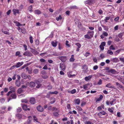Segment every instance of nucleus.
<instances>
[{"label":"nucleus","instance_id":"nucleus-1","mask_svg":"<svg viewBox=\"0 0 124 124\" xmlns=\"http://www.w3.org/2000/svg\"><path fill=\"white\" fill-rule=\"evenodd\" d=\"M10 94L9 95L10 96L8 98V101H9L12 99H16L17 97V96L15 93H13Z\"/></svg>","mask_w":124,"mask_h":124},{"label":"nucleus","instance_id":"nucleus-2","mask_svg":"<svg viewBox=\"0 0 124 124\" xmlns=\"http://www.w3.org/2000/svg\"><path fill=\"white\" fill-rule=\"evenodd\" d=\"M9 89L11 90L8 92L7 94V96H9L10 94L12 93V92L15 93V87L12 86H10L9 87Z\"/></svg>","mask_w":124,"mask_h":124},{"label":"nucleus","instance_id":"nucleus-3","mask_svg":"<svg viewBox=\"0 0 124 124\" xmlns=\"http://www.w3.org/2000/svg\"><path fill=\"white\" fill-rule=\"evenodd\" d=\"M23 62H18L17 63L16 65H13L11 67L12 69H13L14 67H16V68H18L20 67L23 64Z\"/></svg>","mask_w":124,"mask_h":124},{"label":"nucleus","instance_id":"nucleus-4","mask_svg":"<svg viewBox=\"0 0 124 124\" xmlns=\"http://www.w3.org/2000/svg\"><path fill=\"white\" fill-rule=\"evenodd\" d=\"M26 87V86L25 85H23L21 88L18 89L17 91L18 93L19 94H20L21 93H23V92L24 90L23 89V88Z\"/></svg>","mask_w":124,"mask_h":124},{"label":"nucleus","instance_id":"nucleus-5","mask_svg":"<svg viewBox=\"0 0 124 124\" xmlns=\"http://www.w3.org/2000/svg\"><path fill=\"white\" fill-rule=\"evenodd\" d=\"M59 59L63 62L66 61L67 60V57L66 56H61L59 57Z\"/></svg>","mask_w":124,"mask_h":124},{"label":"nucleus","instance_id":"nucleus-6","mask_svg":"<svg viewBox=\"0 0 124 124\" xmlns=\"http://www.w3.org/2000/svg\"><path fill=\"white\" fill-rule=\"evenodd\" d=\"M24 56H33L32 53L29 51H27L24 53L23 54Z\"/></svg>","mask_w":124,"mask_h":124},{"label":"nucleus","instance_id":"nucleus-7","mask_svg":"<svg viewBox=\"0 0 124 124\" xmlns=\"http://www.w3.org/2000/svg\"><path fill=\"white\" fill-rule=\"evenodd\" d=\"M105 45L106 43L105 42H103L101 43L99 46L101 50L102 51L104 50V46H105Z\"/></svg>","mask_w":124,"mask_h":124},{"label":"nucleus","instance_id":"nucleus-8","mask_svg":"<svg viewBox=\"0 0 124 124\" xmlns=\"http://www.w3.org/2000/svg\"><path fill=\"white\" fill-rule=\"evenodd\" d=\"M107 114V113L102 110L99 112L98 113V115L99 116H101V115H105Z\"/></svg>","mask_w":124,"mask_h":124},{"label":"nucleus","instance_id":"nucleus-9","mask_svg":"<svg viewBox=\"0 0 124 124\" xmlns=\"http://www.w3.org/2000/svg\"><path fill=\"white\" fill-rule=\"evenodd\" d=\"M29 101L31 104H34L36 103V100L34 98L32 97L30 99Z\"/></svg>","mask_w":124,"mask_h":124},{"label":"nucleus","instance_id":"nucleus-10","mask_svg":"<svg viewBox=\"0 0 124 124\" xmlns=\"http://www.w3.org/2000/svg\"><path fill=\"white\" fill-rule=\"evenodd\" d=\"M37 108L38 111L41 112H43L44 110L43 107L40 105H39V106L37 107Z\"/></svg>","mask_w":124,"mask_h":124},{"label":"nucleus","instance_id":"nucleus-11","mask_svg":"<svg viewBox=\"0 0 124 124\" xmlns=\"http://www.w3.org/2000/svg\"><path fill=\"white\" fill-rule=\"evenodd\" d=\"M66 68V66L64 63H61L60 64V68L63 71H64L65 70Z\"/></svg>","mask_w":124,"mask_h":124},{"label":"nucleus","instance_id":"nucleus-12","mask_svg":"<svg viewBox=\"0 0 124 124\" xmlns=\"http://www.w3.org/2000/svg\"><path fill=\"white\" fill-rule=\"evenodd\" d=\"M86 2L89 5H91L94 3L95 2V0H87Z\"/></svg>","mask_w":124,"mask_h":124},{"label":"nucleus","instance_id":"nucleus-13","mask_svg":"<svg viewBox=\"0 0 124 124\" xmlns=\"http://www.w3.org/2000/svg\"><path fill=\"white\" fill-rule=\"evenodd\" d=\"M31 52L34 54L36 55L39 54L38 52L35 49L32 48H31Z\"/></svg>","mask_w":124,"mask_h":124},{"label":"nucleus","instance_id":"nucleus-14","mask_svg":"<svg viewBox=\"0 0 124 124\" xmlns=\"http://www.w3.org/2000/svg\"><path fill=\"white\" fill-rule=\"evenodd\" d=\"M21 78H18V80H17L16 82V85L18 87H19L20 85V80Z\"/></svg>","mask_w":124,"mask_h":124},{"label":"nucleus","instance_id":"nucleus-15","mask_svg":"<svg viewBox=\"0 0 124 124\" xmlns=\"http://www.w3.org/2000/svg\"><path fill=\"white\" fill-rule=\"evenodd\" d=\"M94 32L93 31H88L87 32V33L90 34L89 35L91 37H93V35Z\"/></svg>","mask_w":124,"mask_h":124},{"label":"nucleus","instance_id":"nucleus-16","mask_svg":"<svg viewBox=\"0 0 124 124\" xmlns=\"http://www.w3.org/2000/svg\"><path fill=\"white\" fill-rule=\"evenodd\" d=\"M57 41H55V42L54 41H53L51 42V44L53 46L55 47L57 46Z\"/></svg>","mask_w":124,"mask_h":124},{"label":"nucleus","instance_id":"nucleus-17","mask_svg":"<svg viewBox=\"0 0 124 124\" xmlns=\"http://www.w3.org/2000/svg\"><path fill=\"white\" fill-rule=\"evenodd\" d=\"M34 13L35 14L39 15L41 13V12L38 9L35 10L34 11Z\"/></svg>","mask_w":124,"mask_h":124},{"label":"nucleus","instance_id":"nucleus-18","mask_svg":"<svg viewBox=\"0 0 124 124\" xmlns=\"http://www.w3.org/2000/svg\"><path fill=\"white\" fill-rule=\"evenodd\" d=\"M83 85V88L85 90H87L90 88H89V87L88 86L87 84H86L85 85Z\"/></svg>","mask_w":124,"mask_h":124},{"label":"nucleus","instance_id":"nucleus-19","mask_svg":"<svg viewBox=\"0 0 124 124\" xmlns=\"http://www.w3.org/2000/svg\"><path fill=\"white\" fill-rule=\"evenodd\" d=\"M108 71L109 72L111 73L112 74H115L116 72L115 70L112 69L109 70Z\"/></svg>","mask_w":124,"mask_h":124},{"label":"nucleus","instance_id":"nucleus-20","mask_svg":"<svg viewBox=\"0 0 124 124\" xmlns=\"http://www.w3.org/2000/svg\"><path fill=\"white\" fill-rule=\"evenodd\" d=\"M13 12L14 14L15 15H16V13L19 14V11L18 9H14L13 10Z\"/></svg>","mask_w":124,"mask_h":124},{"label":"nucleus","instance_id":"nucleus-21","mask_svg":"<svg viewBox=\"0 0 124 124\" xmlns=\"http://www.w3.org/2000/svg\"><path fill=\"white\" fill-rule=\"evenodd\" d=\"M50 100H51L52 101H51L50 102V103L51 104H53L55 102V98L54 97L51 98H50Z\"/></svg>","mask_w":124,"mask_h":124},{"label":"nucleus","instance_id":"nucleus-22","mask_svg":"<svg viewBox=\"0 0 124 124\" xmlns=\"http://www.w3.org/2000/svg\"><path fill=\"white\" fill-rule=\"evenodd\" d=\"M74 101L75 104H77L78 105L80 103V101L79 99H78L75 100Z\"/></svg>","mask_w":124,"mask_h":124},{"label":"nucleus","instance_id":"nucleus-23","mask_svg":"<svg viewBox=\"0 0 124 124\" xmlns=\"http://www.w3.org/2000/svg\"><path fill=\"white\" fill-rule=\"evenodd\" d=\"M29 85L31 87H34L35 86V83L33 82H30Z\"/></svg>","mask_w":124,"mask_h":124},{"label":"nucleus","instance_id":"nucleus-24","mask_svg":"<svg viewBox=\"0 0 124 124\" xmlns=\"http://www.w3.org/2000/svg\"><path fill=\"white\" fill-rule=\"evenodd\" d=\"M16 116L18 119H21L22 117V115L20 114H17L16 115Z\"/></svg>","mask_w":124,"mask_h":124},{"label":"nucleus","instance_id":"nucleus-25","mask_svg":"<svg viewBox=\"0 0 124 124\" xmlns=\"http://www.w3.org/2000/svg\"><path fill=\"white\" fill-rule=\"evenodd\" d=\"M22 108L23 109L25 110H27V106L25 104L23 105L22 106Z\"/></svg>","mask_w":124,"mask_h":124},{"label":"nucleus","instance_id":"nucleus-26","mask_svg":"<svg viewBox=\"0 0 124 124\" xmlns=\"http://www.w3.org/2000/svg\"><path fill=\"white\" fill-rule=\"evenodd\" d=\"M106 86L109 88H115V87L111 86V84L110 83L106 85Z\"/></svg>","mask_w":124,"mask_h":124},{"label":"nucleus","instance_id":"nucleus-27","mask_svg":"<svg viewBox=\"0 0 124 124\" xmlns=\"http://www.w3.org/2000/svg\"><path fill=\"white\" fill-rule=\"evenodd\" d=\"M103 97L102 95H101L100 96V97L98 98L96 101V102L98 101H101L103 98Z\"/></svg>","mask_w":124,"mask_h":124},{"label":"nucleus","instance_id":"nucleus-28","mask_svg":"<svg viewBox=\"0 0 124 124\" xmlns=\"http://www.w3.org/2000/svg\"><path fill=\"white\" fill-rule=\"evenodd\" d=\"M75 60L74 59V55H71V57L70 59V61L71 62H73Z\"/></svg>","mask_w":124,"mask_h":124},{"label":"nucleus","instance_id":"nucleus-29","mask_svg":"<svg viewBox=\"0 0 124 124\" xmlns=\"http://www.w3.org/2000/svg\"><path fill=\"white\" fill-rule=\"evenodd\" d=\"M117 87L118 88H123L122 85H121L120 84L118 83L117 82Z\"/></svg>","mask_w":124,"mask_h":124},{"label":"nucleus","instance_id":"nucleus-30","mask_svg":"<svg viewBox=\"0 0 124 124\" xmlns=\"http://www.w3.org/2000/svg\"><path fill=\"white\" fill-rule=\"evenodd\" d=\"M59 110H58V111L54 112L53 114L55 116H58L59 115L58 113L59 112Z\"/></svg>","mask_w":124,"mask_h":124},{"label":"nucleus","instance_id":"nucleus-31","mask_svg":"<svg viewBox=\"0 0 124 124\" xmlns=\"http://www.w3.org/2000/svg\"><path fill=\"white\" fill-rule=\"evenodd\" d=\"M14 23L16 24V26H22L21 24L17 21H15L14 22Z\"/></svg>","mask_w":124,"mask_h":124},{"label":"nucleus","instance_id":"nucleus-32","mask_svg":"<svg viewBox=\"0 0 124 124\" xmlns=\"http://www.w3.org/2000/svg\"><path fill=\"white\" fill-rule=\"evenodd\" d=\"M76 108L79 111H81L83 110L82 108L79 106H77L76 107Z\"/></svg>","mask_w":124,"mask_h":124},{"label":"nucleus","instance_id":"nucleus-33","mask_svg":"<svg viewBox=\"0 0 124 124\" xmlns=\"http://www.w3.org/2000/svg\"><path fill=\"white\" fill-rule=\"evenodd\" d=\"M77 8V7L76 6H70V9H74Z\"/></svg>","mask_w":124,"mask_h":124},{"label":"nucleus","instance_id":"nucleus-34","mask_svg":"<svg viewBox=\"0 0 124 124\" xmlns=\"http://www.w3.org/2000/svg\"><path fill=\"white\" fill-rule=\"evenodd\" d=\"M101 25L102 27L104 28L105 30L106 31H108V27L105 26L103 25Z\"/></svg>","mask_w":124,"mask_h":124},{"label":"nucleus","instance_id":"nucleus-35","mask_svg":"<svg viewBox=\"0 0 124 124\" xmlns=\"http://www.w3.org/2000/svg\"><path fill=\"white\" fill-rule=\"evenodd\" d=\"M62 19V17L60 15L59 17H56V20L57 21H59V20H61Z\"/></svg>","mask_w":124,"mask_h":124},{"label":"nucleus","instance_id":"nucleus-36","mask_svg":"<svg viewBox=\"0 0 124 124\" xmlns=\"http://www.w3.org/2000/svg\"><path fill=\"white\" fill-rule=\"evenodd\" d=\"M85 37L86 39H90L91 38H92V37H91L88 34H86V35H85Z\"/></svg>","mask_w":124,"mask_h":124},{"label":"nucleus","instance_id":"nucleus-37","mask_svg":"<svg viewBox=\"0 0 124 124\" xmlns=\"http://www.w3.org/2000/svg\"><path fill=\"white\" fill-rule=\"evenodd\" d=\"M110 18V17H105V18L104 19V21L105 22H108V20Z\"/></svg>","mask_w":124,"mask_h":124},{"label":"nucleus","instance_id":"nucleus-38","mask_svg":"<svg viewBox=\"0 0 124 124\" xmlns=\"http://www.w3.org/2000/svg\"><path fill=\"white\" fill-rule=\"evenodd\" d=\"M118 79L124 85V79H123V78H118Z\"/></svg>","mask_w":124,"mask_h":124},{"label":"nucleus","instance_id":"nucleus-39","mask_svg":"<svg viewBox=\"0 0 124 124\" xmlns=\"http://www.w3.org/2000/svg\"><path fill=\"white\" fill-rule=\"evenodd\" d=\"M85 124H93L91 121H86L84 123Z\"/></svg>","mask_w":124,"mask_h":124},{"label":"nucleus","instance_id":"nucleus-40","mask_svg":"<svg viewBox=\"0 0 124 124\" xmlns=\"http://www.w3.org/2000/svg\"><path fill=\"white\" fill-rule=\"evenodd\" d=\"M32 5H30L28 9H29V11L30 12H32L33 11L32 10Z\"/></svg>","mask_w":124,"mask_h":124},{"label":"nucleus","instance_id":"nucleus-41","mask_svg":"<svg viewBox=\"0 0 124 124\" xmlns=\"http://www.w3.org/2000/svg\"><path fill=\"white\" fill-rule=\"evenodd\" d=\"M58 48L59 50H61L62 48V46L60 43L59 44Z\"/></svg>","mask_w":124,"mask_h":124},{"label":"nucleus","instance_id":"nucleus-42","mask_svg":"<svg viewBox=\"0 0 124 124\" xmlns=\"http://www.w3.org/2000/svg\"><path fill=\"white\" fill-rule=\"evenodd\" d=\"M30 42L31 43H32L33 42V38L32 36H31L29 37Z\"/></svg>","mask_w":124,"mask_h":124},{"label":"nucleus","instance_id":"nucleus-43","mask_svg":"<svg viewBox=\"0 0 124 124\" xmlns=\"http://www.w3.org/2000/svg\"><path fill=\"white\" fill-rule=\"evenodd\" d=\"M50 93L52 94H57L58 93V92L57 91H55L54 92H49Z\"/></svg>","mask_w":124,"mask_h":124},{"label":"nucleus","instance_id":"nucleus-44","mask_svg":"<svg viewBox=\"0 0 124 124\" xmlns=\"http://www.w3.org/2000/svg\"><path fill=\"white\" fill-rule=\"evenodd\" d=\"M33 72L35 74H37L39 72V70L38 69H34L33 71Z\"/></svg>","mask_w":124,"mask_h":124},{"label":"nucleus","instance_id":"nucleus-45","mask_svg":"<svg viewBox=\"0 0 124 124\" xmlns=\"http://www.w3.org/2000/svg\"><path fill=\"white\" fill-rule=\"evenodd\" d=\"M22 78H27V76L24 73H22L21 74Z\"/></svg>","mask_w":124,"mask_h":124},{"label":"nucleus","instance_id":"nucleus-46","mask_svg":"<svg viewBox=\"0 0 124 124\" xmlns=\"http://www.w3.org/2000/svg\"><path fill=\"white\" fill-rule=\"evenodd\" d=\"M2 31L3 33L5 34L8 35H9V33L7 31H3V29H2Z\"/></svg>","mask_w":124,"mask_h":124},{"label":"nucleus","instance_id":"nucleus-47","mask_svg":"<svg viewBox=\"0 0 124 124\" xmlns=\"http://www.w3.org/2000/svg\"><path fill=\"white\" fill-rule=\"evenodd\" d=\"M47 87L48 90H51L52 88V86L51 85H48Z\"/></svg>","mask_w":124,"mask_h":124},{"label":"nucleus","instance_id":"nucleus-48","mask_svg":"<svg viewBox=\"0 0 124 124\" xmlns=\"http://www.w3.org/2000/svg\"><path fill=\"white\" fill-rule=\"evenodd\" d=\"M102 34L104 36L106 37L108 35V34L106 32L104 31H103Z\"/></svg>","mask_w":124,"mask_h":124},{"label":"nucleus","instance_id":"nucleus-49","mask_svg":"<svg viewBox=\"0 0 124 124\" xmlns=\"http://www.w3.org/2000/svg\"><path fill=\"white\" fill-rule=\"evenodd\" d=\"M22 110L21 108V107H18L17 109V112H20Z\"/></svg>","mask_w":124,"mask_h":124},{"label":"nucleus","instance_id":"nucleus-50","mask_svg":"<svg viewBox=\"0 0 124 124\" xmlns=\"http://www.w3.org/2000/svg\"><path fill=\"white\" fill-rule=\"evenodd\" d=\"M100 57L101 59H103L105 58V56L104 54H100Z\"/></svg>","mask_w":124,"mask_h":124},{"label":"nucleus","instance_id":"nucleus-51","mask_svg":"<svg viewBox=\"0 0 124 124\" xmlns=\"http://www.w3.org/2000/svg\"><path fill=\"white\" fill-rule=\"evenodd\" d=\"M107 53L110 55H112L113 54V52L110 50H108L107 51Z\"/></svg>","mask_w":124,"mask_h":124},{"label":"nucleus","instance_id":"nucleus-52","mask_svg":"<svg viewBox=\"0 0 124 124\" xmlns=\"http://www.w3.org/2000/svg\"><path fill=\"white\" fill-rule=\"evenodd\" d=\"M75 45L78 46V48H80L81 47V44L79 43H77L75 44Z\"/></svg>","mask_w":124,"mask_h":124},{"label":"nucleus","instance_id":"nucleus-53","mask_svg":"<svg viewBox=\"0 0 124 124\" xmlns=\"http://www.w3.org/2000/svg\"><path fill=\"white\" fill-rule=\"evenodd\" d=\"M87 68V67L86 64H84L83 66V69L86 70Z\"/></svg>","mask_w":124,"mask_h":124},{"label":"nucleus","instance_id":"nucleus-54","mask_svg":"<svg viewBox=\"0 0 124 124\" xmlns=\"http://www.w3.org/2000/svg\"><path fill=\"white\" fill-rule=\"evenodd\" d=\"M68 77H74L75 76V74H69L68 75Z\"/></svg>","mask_w":124,"mask_h":124},{"label":"nucleus","instance_id":"nucleus-55","mask_svg":"<svg viewBox=\"0 0 124 124\" xmlns=\"http://www.w3.org/2000/svg\"><path fill=\"white\" fill-rule=\"evenodd\" d=\"M21 102H23L27 103L28 102V101L26 99H23L21 100Z\"/></svg>","mask_w":124,"mask_h":124},{"label":"nucleus","instance_id":"nucleus-56","mask_svg":"<svg viewBox=\"0 0 124 124\" xmlns=\"http://www.w3.org/2000/svg\"><path fill=\"white\" fill-rule=\"evenodd\" d=\"M108 110L111 113H113V110L110 108H108Z\"/></svg>","mask_w":124,"mask_h":124},{"label":"nucleus","instance_id":"nucleus-57","mask_svg":"<svg viewBox=\"0 0 124 124\" xmlns=\"http://www.w3.org/2000/svg\"><path fill=\"white\" fill-rule=\"evenodd\" d=\"M76 92V90L75 89H73L71 91V93L72 94H73L75 93Z\"/></svg>","mask_w":124,"mask_h":124},{"label":"nucleus","instance_id":"nucleus-58","mask_svg":"<svg viewBox=\"0 0 124 124\" xmlns=\"http://www.w3.org/2000/svg\"><path fill=\"white\" fill-rule=\"evenodd\" d=\"M109 49L110 50H114L115 49V48L113 45H111L109 47Z\"/></svg>","mask_w":124,"mask_h":124},{"label":"nucleus","instance_id":"nucleus-59","mask_svg":"<svg viewBox=\"0 0 124 124\" xmlns=\"http://www.w3.org/2000/svg\"><path fill=\"white\" fill-rule=\"evenodd\" d=\"M66 45L68 47H69L70 46V45L69 44H68V43H69V41L68 40H66Z\"/></svg>","mask_w":124,"mask_h":124},{"label":"nucleus","instance_id":"nucleus-60","mask_svg":"<svg viewBox=\"0 0 124 124\" xmlns=\"http://www.w3.org/2000/svg\"><path fill=\"white\" fill-rule=\"evenodd\" d=\"M40 61L41 62H46L45 60L43 58L40 59Z\"/></svg>","mask_w":124,"mask_h":124},{"label":"nucleus","instance_id":"nucleus-61","mask_svg":"<svg viewBox=\"0 0 124 124\" xmlns=\"http://www.w3.org/2000/svg\"><path fill=\"white\" fill-rule=\"evenodd\" d=\"M87 84L88 85V86H89V88H90L93 85L91 83H88Z\"/></svg>","mask_w":124,"mask_h":124},{"label":"nucleus","instance_id":"nucleus-62","mask_svg":"<svg viewBox=\"0 0 124 124\" xmlns=\"http://www.w3.org/2000/svg\"><path fill=\"white\" fill-rule=\"evenodd\" d=\"M98 68V67L97 65H95L93 67V69L94 70H95L97 69Z\"/></svg>","mask_w":124,"mask_h":124},{"label":"nucleus","instance_id":"nucleus-63","mask_svg":"<svg viewBox=\"0 0 124 124\" xmlns=\"http://www.w3.org/2000/svg\"><path fill=\"white\" fill-rule=\"evenodd\" d=\"M35 44L36 45H38L39 44V41L37 39L35 41Z\"/></svg>","mask_w":124,"mask_h":124},{"label":"nucleus","instance_id":"nucleus-64","mask_svg":"<svg viewBox=\"0 0 124 124\" xmlns=\"http://www.w3.org/2000/svg\"><path fill=\"white\" fill-rule=\"evenodd\" d=\"M119 60L121 62H122L124 63V57H120L119 58Z\"/></svg>","mask_w":124,"mask_h":124}]
</instances>
